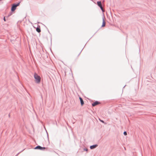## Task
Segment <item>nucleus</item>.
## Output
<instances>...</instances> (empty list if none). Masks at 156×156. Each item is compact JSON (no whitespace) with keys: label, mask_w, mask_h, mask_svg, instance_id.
Listing matches in <instances>:
<instances>
[{"label":"nucleus","mask_w":156,"mask_h":156,"mask_svg":"<svg viewBox=\"0 0 156 156\" xmlns=\"http://www.w3.org/2000/svg\"><path fill=\"white\" fill-rule=\"evenodd\" d=\"M34 77L35 79V83L38 84L40 83L41 80L40 77L36 73L34 74Z\"/></svg>","instance_id":"1"},{"label":"nucleus","mask_w":156,"mask_h":156,"mask_svg":"<svg viewBox=\"0 0 156 156\" xmlns=\"http://www.w3.org/2000/svg\"><path fill=\"white\" fill-rule=\"evenodd\" d=\"M20 2H19L17 3H14L13 4L11 8V11L13 12H14L16 9V7L18 6L20 4Z\"/></svg>","instance_id":"2"},{"label":"nucleus","mask_w":156,"mask_h":156,"mask_svg":"<svg viewBox=\"0 0 156 156\" xmlns=\"http://www.w3.org/2000/svg\"><path fill=\"white\" fill-rule=\"evenodd\" d=\"M46 148L45 147H42L40 146H37L35 147L34 148L35 149H39L42 151H44L45 150Z\"/></svg>","instance_id":"3"},{"label":"nucleus","mask_w":156,"mask_h":156,"mask_svg":"<svg viewBox=\"0 0 156 156\" xmlns=\"http://www.w3.org/2000/svg\"><path fill=\"white\" fill-rule=\"evenodd\" d=\"M100 104V102L98 101H96L92 104V106L94 107Z\"/></svg>","instance_id":"4"},{"label":"nucleus","mask_w":156,"mask_h":156,"mask_svg":"<svg viewBox=\"0 0 156 156\" xmlns=\"http://www.w3.org/2000/svg\"><path fill=\"white\" fill-rule=\"evenodd\" d=\"M98 146V145L96 144L91 145L90 146V148L91 149H93L96 148Z\"/></svg>","instance_id":"5"},{"label":"nucleus","mask_w":156,"mask_h":156,"mask_svg":"<svg viewBox=\"0 0 156 156\" xmlns=\"http://www.w3.org/2000/svg\"><path fill=\"white\" fill-rule=\"evenodd\" d=\"M104 18L105 17L104 16L103 18V22H102V24L101 26L102 27H103L105 26V22L104 20Z\"/></svg>","instance_id":"6"},{"label":"nucleus","mask_w":156,"mask_h":156,"mask_svg":"<svg viewBox=\"0 0 156 156\" xmlns=\"http://www.w3.org/2000/svg\"><path fill=\"white\" fill-rule=\"evenodd\" d=\"M79 99L80 101V104L82 106L84 104L83 100L81 97H80Z\"/></svg>","instance_id":"7"},{"label":"nucleus","mask_w":156,"mask_h":156,"mask_svg":"<svg viewBox=\"0 0 156 156\" xmlns=\"http://www.w3.org/2000/svg\"><path fill=\"white\" fill-rule=\"evenodd\" d=\"M97 4L98 5L99 7H100V6L101 7V6H102L101 2V1H98L97 2Z\"/></svg>","instance_id":"8"},{"label":"nucleus","mask_w":156,"mask_h":156,"mask_svg":"<svg viewBox=\"0 0 156 156\" xmlns=\"http://www.w3.org/2000/svg\"><path fill=\"white\" fill-rule=\"evenodd\" d=\"M36 30L39 33L41 31V30L40 27H37L36 29Z\"/></svg>","instance_id":"9"},{"label":"nucleus","mask_w":156,"mask_h":156,"mask_svg":"<svg viewBox=\"0 0 156 156\" xmlns=\"http://www.w3.org/2000/svg\"><path fill=\"white\" fill-rule=\"evenodd\" d=\"M101 9V11L103 12H104V10L103 9V8H102V5L101 6V7L100 6V7H99Z\"/></svg>","instance_id":"10"},{"label":"nucleus","mask_w":156,"mask_h":156,"mask_svg":"<svg viewBox=\"0 0 156 156\" xmlns=\"http://www.w3.org/2000/svg\"><path fill=\"white\" fill-rule=\"evenodd\" d=\"M99 120L100 121V122H102L103 123H104L105 124L106 123L103 120H101L100 119H99Z\"/></svg>","instance_id":"11"},{"label":"nucleus","mask_w":156,"mask_h":156,"mask_svg":"<svg viewBox=\"0 0 156 156\" xmlns=\"http://www.w3.org/2000/svg\"><path fill=\"white\" fill-rule=\"evenodd\" d=\"M123 134L124 135L126 136L127 135V133L126 131H124L123 133Z\"/></svg>","instance_id":"12"},{"label":"nucleus","mask_w":156,"mask_h":156,"mask_svg":"<svg viewBox=\"0 0 156 156\" xmlns=\"http://www.w3.org/2000/svg\"><path fill=\"white\" fill-rule=\"evenodd\" d=\"M24 149H23V150H22V151H20V152L18 153L15 156H17L20 153H21V152H22V151H23Z\"/></svg>","instance_id":"13"},{"label":"nucleus","mask_w":156,"mask_h":156,"mask_svg":"<svg viewBox=\"0 0 156 156\" xmlns=\"http://www.w3.org/2000/svg\"><path fill=\"white\" fill-rule=\"evenodd\" d=\"M83 150H84V151H87L88 150V149L86 148H84Z\"/></svg>","instance_id":"14"},{"label":"nucleus","mask_w":156,"mask_h":156,"mask_svg":"<svg viewBox=\"0 0 156 156\" xmlns=\"http://www.w3.org/2000/svg\"><path fill=\"white\" fill-rule=\"evenodd\" d=\"M3 20H4V21H6V20H5V17H4V18H3Z\"/></svg>","instance_id":"15"},{"label":"nucleus","mask_w":156,"mask_h":156,"mask_svg":"<svg viewBox=\"0 0 156 156\" xmlns=\"http://www.w3.org/2000/svg\"><path fill=\"white\" fill-rule=\"evenodd\" d=\"M10 15H11V14L9 15L8 16V17L9 16H10Z\"/></svg>","instance_id":"16"},{"label":"nucleus","mask_w":156,"mask_h":156,"mask_svg":"<svg viewBox=\"0 0 156 156\" xmlns=\"http://www.w3.org/2000/svg\"><path fill=\"white\" fill-rule=\"evenodd\" d=\"M126 86V85H125V86H124V87H123V88H124V87Z\"/></svg>","instance_id":"17"},{"label":"nucleus","mask_w":156,"mask_h":156,"mask_svg":"<svg viewBox=\"0 0 156 156\" xmlns=\"http://www.w3.org/2000/svg\"><path fill=\"white\" fill-rule=\"evenodd\" d=\"M9 117H10V115L9 114Z\"/></svg>","instance_id":"18"},{"label":"nucleus","mask_w":156,"mask_h":156,"mask_svg":"<svg viewBox=\"0 0 156 156\" xmlns=\"http://www.w3.org/2000/svg\"><path fill=\"white\" fill-rule=\"evenodd\" d=\"M47 136H48V133H47Z\"/></svg>","instance_id":"19"},{"label":"nucleus","mask_w":156,"mask_h":156,"mask_svg":"<svg viewBox=\"0 0 156 156\" xmlns=\"http://www.w3.org/2000/svg\"><path fill=\"white\" fill-rule=\"evenodd\" d=\"M2 0H0V1H2Z\"/></svg>","instance_id":"20"}]
</instances>
